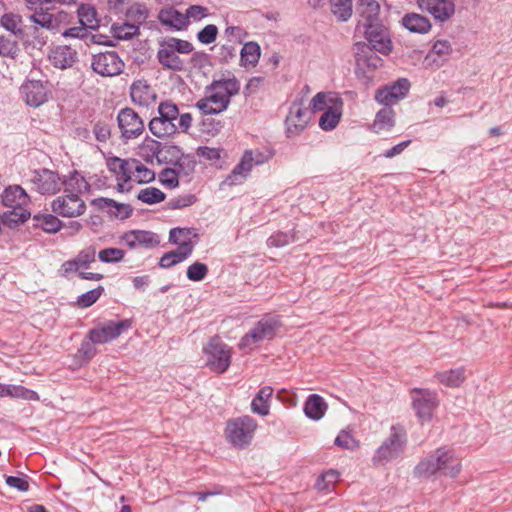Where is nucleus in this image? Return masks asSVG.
<instances>
[{"label": "nucleus", "mask_w": 512, "mask_h": 512, "mask_svg": "<svg viewBox=\"0 0 512 512\" xmlns=\"http://www.w3.org/2000/svg\"><path fill=\"white\" fill-rule=\"evenodd\" d=\"M220 78H213L211 83L205 87V96L199 99L195 107L203 115L220 114L227 110L231 103V98L239 94L240 81L231 72L226 71Z\"/></svg>", "instance_id": "1"}, {"label": "nucleus", "mask_w": 512, "mask_h": 512, "mask_svg": "<svg viewBox=\"0 0 512 512\" xmlns=\"http://www.w3.org/2000/svg\"><path fill=\"white\" fill-rule=\"evenodd\" d=\"M461 471V465L451 449L440 447L421 459L415 466L413 474L417 478H429L440 472L455 478Z\"/></svg>", "instance_id": "2"}, {"label": "nucleus", "mask_w": 512, "mask_h": 512, "mask_svg": "<svg viewBox=\"0 0 512 512\" xmlns=\"http://www.w3.org/2000/svg\"><path fill=\"white\" fill-rule=\"evenodd\" d=\"M0 199L1 204L8 209L5 211L8 228L16 229L30 219L31 213L27 209L30 196L20 185L7 186L1 193Z\"/></svg>", "instance_id": "3"}, {"label": "nucleus", "mask_w": 512, "mask_h": 512, "mask_svg": "<svg viewBox=\"0 0 512 512\" xmlns=\"http://www.w3.org/2000/svg\"><path fill=\"white\" fill-rule=\"evenodd\" d=\"M407 432L403 425L395 424L390 428L389 436L382 442L373 455V462L386 464L399 458L407 446Z\"/></svg>", "instance_id": "4"}, {"label": "nucleus", "mask_w": 512, "mask_h": 512, "mask_svg": "<svg viewBox=\"0 0 512 512\" xmlns=\"http://www.w3.org/2000/svg\"><path fill=\"white\" fill-rule=\"evenodd\" d=\"M158 116L148 123L149 131L157 138L170 137L177 133L176 121L179 116L177 105L171 101H162L157 108Z\"/></svg>", "instance_id": "5"}, {"label": "nucleus", "mask_w": 512, "mask_h": 512, "mask_svg": "<svg viewBox=\"0 0 512 512\" xmlns=\"http://www.w3.org/2000/svg\"><path fill=\"white\" fill-rule=\"evenodd\" d=\"M281 326L282 324L278 317L264 316L241 338L239 342L240 349H251L254 344L273 339Z\"/></svg>", "instance_id": "6"}, {"label": "nucleus", "mask_w": 512, "mask_h": 512, "mask_svg": "<svg viewBox=\"0 0 512 512\" xmlns=\"http://www.w3.org/2000/svg\"><path fill=\"white\" fill-rule=\"evenodd\" d=\"M256 427L257 422L252 417H238L227 423L226 437L234 447L242 449L251 443Z\"/></svg>", "instance_id": "7"}, {"label": "nucleus", "mask_w": 512, "mask_h": 512, "mask_svg": "<svg viewBox=\"0 0 512 512\" xmlns=\"http://www.w3.org/2000/svg\"><path fill=\"white\" fill-rule=\"evenodd\" d=\"M207 355L206 365L214 372L222 374L230 366L231 352L229 347L219 341V339H212L203 349Z\"/></svg>", "instance_id": "8"}, {"label": "nucleus", "mask_w": 512, "mask_h": 512, "mask_svg": "<svg viewBox=\"0 0 512 512\" xmlns=\"http://www.w3.org/2000/svg\"><path fill=\"white\" fill-rule=\"evenodd\" d=\"M117 124L121 133L122 140L126 143L129 140L136 139L144 132L145 125L143 119L132 108L121 109L117 115Z\"/></svg>", "instance_id": "9"}, {"label": "nucleus", "mask_w": 512, "mask_h": 512, "mask_svg": "<svg viewBox=\"0 0 512 512\" xmlns=\"http://www.w3.org/2000/svg\"><path fill=\"white\" fill-rule=\"evenodd\" d=\"M264 161L265 160L261 152L246 150L240 162L222 182V185L233 186L243 183L253 166L260 165L264 163Z\"/></svg>", "instance_id": "10"}, {"label": "nucleus", "mask_w": 512, "mask_h": 512, "mask_svg": "<svg viewBox=\"0 0 512 512\" xmlns=\"http://www.w3.org/2000/svg\"><path fill=\"white\" fill-rule=\"evenodd\" d=\"M124 62L115 51L100 52L92 57L93 71L104 77L120 75L124 69Z\"/></svg>", "instance_id": "11"}, {"label": "nucleus", "mask_w": 512, "mask_h": 512, "mask_svg": "<svg viewBox=\"0 0 512 512\" xmlns=\"http://www.w3.org/2000/svg\"><path fill=\"white\" fill-rule=\"evenodd\" d=\"M364 37L368 41V45L375 51L383 55L391 53L393 45L389 30L381 22L374 24H364Z\"/></svg>", "instance_id": "12"}, {"label": "nucleus", "mask_w": 512, "mask_h": 512, "mask_svg": "<svg viewBox=\"0 0 512 512\" xmlns=\"http://www.w3.org/2000/svg\"><path fill=\"white\" fill-rule=\"evenodd\" d=\"M131 321L124 319L118 322L108 321L101 326L95 327L88 332L92 343L104 344L118 338L125 330L129 329Z\"/></svg>", "instance_id": "13"}, {"label": "nucleus", "mask_w": 512, "mask_h": 512, "mask_svg": "<svg viewBox=\"0 0 512 512\" xmlns=\"http://www.w3.org/2000/svg\"><path fill=\"white\" fill-rule=\"evenodd\" d=\"M412 401L417 417L422 421H430L438 404L436 393L415 388L412 390Z\"/></svg>", "instance_id": "14"}, {"label": "nucleus", "mask_w": 512, "mask_h": 512, "mask_svg": "<svg viewBox=\"0 0 512 512\" xmlns=\"http://www.w3.org/2000/svg\"><path fill=\"white\" fill-rule=\"evenodd\" d=\"M52 211L62 217H77L85 212V202L76 195L65 193L52 201Z\"/></svg>", "instance_id": "15"}, {"label": "nucleus", "mask_w": 512, "mask_h": 512, "mask_svg": "<svg viewBox=\"0 0 512 512\" xmlns=\"http://www.w3.org/2000/svg\"><path fill=\"white\" fill-rule=\"evenodd\" d=\"M411 84L407 78H399L393 84L378 89L375 94V100L384 106H392L404 99Z\"/></svg>", "instance_id": "16"}, {"label": "nucleus", "mask_w": 512, "mask_h": 512, "mask_svg": "<svg viewBox=\"0 0 512 512\" xmlns=\"http://www.w3.org/2000/svg\"><path fill=\"white\" fill-rule=\"evenodd\" d=\"M417 7L429 13L433 18L444 23L455 13V4L452 0H416Z\"/></svg>", "instance_id": "17"}, {"label": "nucleus", "mask_w": 512, "mask_h": 512, "mask_svg": "<svg viewBox=\"0 0 512 512\" xmlns=\"http://www.w3.org/2000/svg\"><path fill=\"white\" fill-rule=\"evenodd\" d=\"M311 119V112L302 107L299 102H293L289 109L285 123L287 126V135L292 137L302 132Z\"/></svg>", "instance_id": "18"}, {"label": "nucleus", "mask_w": 512, "mask_h": 512, "mask_svg": "<svg viewBox=\"0 0 512 512\" xmlns=\"http://www.w3.org/2000/svg\"><path fill=\"white\" fill-rule=\"evenodd\" d=\"M21 90L26 97V103L31 107H39L45 103L50 93L49 82L40 80H27Z\"/></svg>", "instance_id": "19"}, {"label": "nucleus", "mask_w": 512, "mask_h": 512, "mask_svg": "<svg viewBox=\"0 0 512 512\" xmlns=\"http://www.w3.org/2000/svg\"><path fill=\"white\" fill-rule=\"evenodd\" d=\"M33 183L41 194H55L60 190V177L49 169L35 171Z\"/></svg>", "instance_id": "20"}, {"label": "nucleus", "mask_w": 512, "mask_h": 512, "mask_svg": "<svg viewBox=\"0 0 512 512\" xmlns=\"http://www.w3.org/2000/svg\"><path fill=\"white\" fill-rule=\"evenodd\" d=\"M375 52V49L365 42L355 43L354 54L357 66H364L371 70L382 66L383 60Z\"/></svg>", "instance_id": "21"}, {"label": "nucleus", "mask_w": 512, "mask_h": 512, "mask_svg": "<svg viewBox=\"0 0 512 512\" xmlns=\"http://www.w3.org/2000/svg\"><path fill=\"white\" fill-rule=\"evenodd\" d=\"M130 96L134 103L141 106H148L156 101L157 95L147 80H136L130 87Z\"/></svg>", "instance_id": "22"}, {"label": "nucleus", "mask_w": 512, "mask_h": 512, "mask_svg": "<svg viewBox=\"0 0 512 512\" xmlns=\"http://www.w3.org/2000/svg\"><path fill=\"white\" fill-rule=\"evenodd\" d=\"M49 59L55 68L66 69L72 67L77 62L78 54L70 46H57L51 51Z\"/></svg>", "instance_id": "23"}, {"label": "nucleus", "mask_w": 512, "mask_h": 512, "mask_svg": "<svg viewBox=\"0 0 512 512\" xmlns=\"http://www.w3.org/2000/svg\"><path fill=\"white\" fill-rule=\"evenodd\" d=\"M135 159H121L110 157L107 159V167L110 172L116 175L117 181L129 182L132 179Z\"/></svg>", "instance_id": "24"}, {"label": "nucleus", "mask_w": 512, "mask_h": 512, "mask_svg": "<svg viewBox=\"0 0 512 512\" xmlns=\"http://www.w3.org/2000/svg\"><path fill=\"white\" fill-rule=\"evenodd\" d=\"M343 101L337 97L332 106L327 107L319 119V126L324 131H331L340 122L342 115Z\"/></svg>", "instance_id": "25"}, {"label": "nucleus", "mask_w": 512, "mask_h": 512, "mask_svg": "<svg viewBox=\"0 0 512 512\" xmlns=\"http://www.w3.org/2000/svg\"><path fill=\"white\" fill-rule=\"evenodd\" d=\"M357 11L361 17L358 27L364 24H374L380 22V5L376 0H359Z\"/></svg>", "instance_id": "26"}, {"label": "nucleus", "mask_w": 512, "mask_h": 512, "mask_svg": "<svg viewBox=\"0 0 512 512\" xmlns=\"http://www.w3.org/2000/svg\"><path fill=\"white\" fill-rule=\"evenodd\" d=\"M402 25L412 33L426 34L431 28L430 20L418 13H407L402 17Z\"/></svg>", "instance_id": "27"}, {"label": "nucleus", "mask_w": 512, "mask_h": 512, "mask_svg": "<svg viewBox=\"0 0 512 512\" xmlns=\"http://www.w3.org/2000/svg\"><path fill=\"white\" fill-rule=\"evenodd\" d=\"M160 49L157 52V60L165 69L172 71H182L184 69V61L170 48L159 41Z\"/></svg>", "instance_id": "28"}, {"label": "nucleus", "mask_w": 512, "mask_h": 512, "mask_svg": "<svg viewBox=\"0 0 512 512\" xmlns=\"http://www.w3.org/2000/svg\"><path fill=\"white\" fill-rule=\"evenodd\" d=\"M62 184L64 185L65 193H76L77 196L89 192L91 188L90 184L77 170L70 172L62 181Z\"/></svg>", "instance_id": "29"}, {"label": "nucleus", "mask_w": 512, "mask_h": 512, "mask_svg": "<svg viewBox=\"0 0 512 512\" xmlns=\"http://www.w3.org/2000/svg\"><path fill=\"white\" fill-rule=\"evenodd\" d=\"M158 19L162 25L172 27L175 30H182L187 26V17H185V14L173 7L162 9L159 12Z\"/></svg>", "instance_id": "30"}, {"label": "nucleus", "mask_w": 512, "mask_h": 512, "mask_svg": "<svg viewBox=\"0 0 512 512\" xmlns=\"http://www.w3.org/2000/svg\"><path fill=\"white\" fill-rule=\"evenodd\" d=\"M91 205L94 206L95 208H97L98 210H102V211L107 210L109 208H115V209L124 208V210H125L124 214L110 212L111 216H114V217L122 219V220L130 218L133 213V209H132L131 205L125 204V203H119L113 199L106 198V197H99V198L93 199L91 201Z\"/></svg>", "instance_id": "31"}, {"label": "nucleus", "mask_w": 512, "mask_h": 512, "mask_svg": "<svg viewBox=\"0 0 512 512\" xmlns=\"http://www.w3.org/2000/svg\"><path fill=\"white\" fill-rule=\"evenodd\" d=\"M66 13L60 12L58 16L50 13V10H38L29 16V20L34 24L47 30H54L58 27V23L62 16L66 17Z\"/></svg>", "instance_id": "32"}, {"label": "nucleus", "mask_w": 512, "mask_h": 512, "mask_svg": "<svg viewBox=\"0 0 512 512\" xmlns=\"http://www.w3.org/2000/svg\"><path fill=\"white\" fill-rule=\"evenodd\" d=\"M327 409V404L324 399L317 395H310L304 405L305 415L312 420H320Z\"/></svg>", "instance_id": "33"}, {"label": "nucleus", "mask_w": 512, "mask_h": 512, "mask_svg": "<svg viewBox=\"0 0 512 512\" xmlns=\"http://www.w3.org/2000/svg\"><path fill=\"white\" fill-rule=\"evenodd\" d=\"M273 388L271 386L262 387L251 402V410L261 416L269 413V400L272 397Z\"/></svg>", "instance_id": "34"}, {"label": "nucleus", "mask_w": 512, "mask_h": 512, "mask_svg": "<svg viewBox=\"0 0 512 512\" xmlns=\"http://www.w3.org/2000/svg\"><path fill=\"white\" fill-rule=\"evenodd\" d=\"M34 227L47 233H57L62 228V221L52 214H35L32 218Z\"/></svg>", "instance_id": "35"}, {"label": "nucleus", "mask_w": 512, "mask_h": 512, "mask_svg": "<svg viewBox=\"0 0 512 512\" xmlns=\"http://www.w3.org/2000/svg\"><path fill=\"white\" fill-rule=\"evenodd\" d=\"M435 377L447 387H459L465 380L464 368H456L448 371L438 372Z\"/></svg>", "instance_id": "36"}, {"label": "nucleus", "mask_w": 512, "mask_h": 512, "mask_svg": "<svg viewBox=\"0 0 512 512\" xmlns=\"http://www.w3.org/2000/svg\"><path fill=\"white\" fill-rule=\"evenodd\" d=\"M261 49L258 43L250 41L244 44L240 51L241 66H255L260 58Z\"/></svg>", "instance_id": "37"}, {"label": "nucleus", "mask_w": 512, "mask_h": 512, "mask_svg": "<svg viewBox=\"0 0 512 512\" xmlns=\"http://www.w3.org/2000/svg\"><path fill=\"white\" fill-rule=\"evenodd\" d=\"M3 397L11 396L13 398H21L25 400L36 401L39 400V395L36 391L30 390L21 385H7L3 384Z\"/></svg>", "instance_id": "38"}, {"label": "nucleus", "mask_w": 512, "mask_h": 512, "mask_svg": "<svg viewBox=\"0 0 512 512\" xmlns=\"http://www.w3.org/2000/svg\"><path fill=\"white\" fill-rule=\"evenodd\" d=\"M97 11L93 6L82 4L78 8V17L81 25L96 30L99 27V20L96 18Z\"/></svg>", "instance_id": "39"}, {"label": "nucleus", "mask_w": 512, "mask_h": 512, "mask_svg": "<svg viewBox=\"0 0 512 512\" xmlns=\"http://www.w3.org/2000/svg\"><path fill=\"white\" fill-rule=\"evenodd\" d=\"M333 15L341 22L348 21L352 16V0H330Z\"/></svg>", "instance_id": "40"}, {"label": "nucleus", "mask_w": 512, "mask_h": 512, "mask_svg": "<svg viewBox=\"0 0 512 512\" xmlns=\"http://www.w3.org/2000/svg\"><path fill=\"white\" fill-rule=\"evenodd\" d=\"M111 32L113 37L117 40H130L140 33L138 25L127 22L122 25L113 24L111 26Z\"/></svg>", "instance_id": "41"}, {"label": "nucleus", "mask_w": 512, "mask_h": 512, "mask_svg": "<svg viewBox=\"0 0 512 512\" xmlns=\"http://www.w3.org/2000/svg\"><path fill=\"white\" fill-rule=\"evenodd\" d=\"M394 117L395 112L391 106H385L377 112L373 126L378 130L392 128L395 125Z\"/></svg>", "instance_id": "42"}, {"label": "nucleus", "mask_w": 512, "mask_h": 512, "mask_svg": "<svg viewBox=\"0 0 512 512\" xmlns=\"http://www.w3.org/2000/svg\"><path fill=\"white\" fill-rule=\"evenodd\" d=\"M183 154L179 146L165 143L160 156H158L157 162L173 165L176 161H181Z\"/></svg>", "instance_id": "43"}, {"label": "nucleus", "mask_w": 512, "mask_h": 512, "mask_svg": "<svg viewBox=\"0 0 512 512\" xmlns=\"http://www.w3.org/2000/svg\"><path fill=\"white\" fill-rule=\"evenodd\" d=\"M166 195L156 187H147L139 191L137 199L143 203L152 205L164 201Z\"/></svg>", "instance_id": "44"}, {"label": "nucleus", "mask_w": 512, "mask_h": 512, "mask_svg": "<svg viewBox=\"0 0 512 512\" xmlns=\"http://www.w3.org/2000/svg\"><path fill=\"white\" fill-rule=\"evenodd\" d=\"M126 17L132 21L131 24L141 25L148 16V10L144 4L135 3L124 10Z\"/></svg>", "instance_id": "45"}, {"label": "nucleus", "mask_w": 512, "mask_h": 512, "mask_svg": "<svg viewBox=\"0 0 512 512\" xmlns=\"http://www.w3.org/2000/svg\"><path fill=\"white\" fill-rule=\"evenodd\" d=\"M195 165L196 162L193 156L183 154L181 161H176L172 169L175 170L179 178L189 177L194 172Z\"/></svg>", "instance_id": "46"}, {"label": "nucleus", "mask_w": 512, "mask_h": 512, "mask_svg": "<svg viewBox=\"0 0 512 512\" xmlns=\"http://www.w3.org/2000/svg\"><path fill=\"white\" fill-rule=\"evenodd\" d=\"M167 48H170L176 53L189 54L194 50L192 43L187 40L178 39L175 37H167L161 40Z\"/></svg>", "instance_id": "47"}, {"label": "nucleus", "mask_w": 512, "mask_h": 512, "mask_svg": "<svg viewBox=\"0 0 512 512\" xmlns=\"http://www.w3.org/2000/svg\"><path fill=\"white\" fill-rule=\"evenodd\" d=\"M104 287L98 286L94 289H91L83 294H81L77 298V305L80 308H88L92 306L94 303L97 302V300L101 297V295L104 293Z\"/></svg>", "instance_id": "48"}, {"label": "nucleus", "mask_w": 512, "mask_h": 512, "mask_svg": "<svg viewBox=\"0 0 512 512\" xmlns=\"http://www.w3.org/2000/svg\"><path fill=\"white\" fill-rule=\"evenodd\" d=\"M135 173V180L139 184L150 183L155 179V172L147 168L139 160L135 159L133 174Z\"/></svg>", "instance_id": "49"}, {"label": "nucleus", "mask_w": 512, "mask_h": 512, "mask_svg": "<svg viewBox=\"0 0 512 512\" xmlns=\"http://www.w3.org/2000/svg\"><path fill=\"white\" fill-rule=\"evenodd\" d=\"M20 52L18 43L6 36H0V56L15 59Z\"/></svg>", "instance_id": "50"}, {"label": "nucleus", "mask_w": 512, "mask_h": 512, "mask_svg": "<svg viewBox=\"0 0 512 512\" xmlns=\"http://www.w3.org/2000/svg\"><path fill=\"white\" fill-rule=\"evenodd\" d=\"M1 25L9 32L13 33L17 37L23 36V30L18 27L21 23V18L18 15L7 13L1 17Z\"/></svg>", "instance_id": "51"}, {"label": "nucleus", "mask_w": 512, "mask_h": 512, "mask_svg": "<svg viewBox=\"0 0 512 512\" xmlns=\"http://www.w3.org/2000/svg\"><path fill=\"white\" fill-rule=\"evenodd\" d=\"M294 241H295L294 233L278 231V232L272 234L267 239V245L269 247L281 248V247H284Z\"/></svg>", "instance_id": "52"}, {"label": "nucleus", "mask_w": 512, "mask_h": 512, "mask_svg": "<svg viewBox=\"0 0 512 512\" xmlns=\"http://www.w3.org/2000/svg\"><path fill=\"white\" fill-rule=\"evenodd\" d=\"M124 256V250L114 247L102 249L98 253V258L103 263H118L123 260Z\"/></svg>", "instance_id": "53"}, {"label": "nucleus", "mask_w": 512, "mask_h": 512, "mask_svg": "<svg viewBox=\"0 0 512 512\" xmlns=\"http://www.w3.org/2000/svg\"><path fill=\"white\" fill-rule=\"evenodd\" d=\"M136 237L137 246L151 248L158 246L160 243L159 236L152 231L136 230Z\"/></svg>", "instance_id": "54"}, {"label": "nucleus", "mask_w": 512, "mask_h": 512, "mask_svg": "<svg viewBox=\"0 0 512 512\" xmlns=\"http://www.w3.org/2000/svg\"><path fill=\"white\" fill-rule=\"evenodd\" d=\"M237 47L234 42L228 40L227 43L221 45L218 50V61L220 64H228L236 57Z\"/></svg>", "instance_id": "55"}, {"label": "nucleus", "mask_w": 512, "mask_h": 512, "mask_svg": "<svg viewBox=\"0 0 512 512\" xmlns=\"http://www.w3.org/2000/svg\"><path fill=\"white\" fill-rule=\"evenodd\" d=\"M187 278L194 282L202 281L208 274V267L201 262H194L187 268Z\"/></svg>", "instance_id": "56"}, {"label": "nucleus", "mask_w": 512, "mask_h": 512, "mask_svg": "<svg viewBox=\"0 0 512 512\" xmlns=\"http://www.w3.org/2000/svg\"><path fill=\"white\" fill-rule=\"evenodd\" d=\"M96 250L95 247L89 246L83 250H81L75 257V260L78 263L80 268L87 269L90 264L95 262Z\"/></svg>", "instance_id": "57"}, {"label": "nucleus", "mask_w": 512, "mask_h": 512, "mask_svg": "<svg viewBox=\"0 0 512 512\" xmlns=\"http://www.w3.org/2000/svg\"><path fill=\"white\" fill-rule=\"evenodd\" d=\"M217 35V26L214 24H208L197 33V39L200 43L208 45L215 42Z\"/></svg>", "instance_id": "58"}, {"label": "nucleus", "mask_w": 512, "mask_h": 512, "mask_svg": "<svg viewBox=\"0 0 512 512\" xmlns=\"http://www.w3.org/2000/svg\"><path fill=\"white\" fill-rule=\"evenodd\" d=\"M159 181L162 185L169 188H177L179 186V177L172 168L163 169L159 174Z\"/></svg>", "instance_id": "59"}, {"label": "nucleus", "mask_w": 512, "mask_h": 512, "mask_svg": "<svg viewBox=\"0 0 512 512\" xmlns=\"http://www.w3.org/2000/svg\"><path fill=\"white\" fill-rule=\"evenodd\" d=\"M197 201V197L194 194H187L184 196H178L170 199L167 203L168 208L172 210L182 209L193 205Z\"/></svg>", "instance_id": "60"}, {"label": "nucleus", "mask_w": 512, "mask_h": 512, "mask_svg": "<svg viewBox=\"0 0 512 512\" xmlns=\"http://www.w3.org/2000/svg\"><path fill=\"white\" fill-rule=\"evenodd\" d=\"M452 52V47L449 41L447 40H437L430 52L428 53V58L433 55H437L438 57H446Z\"/></svg>", "instance_id": "61"}, {"label": "nucleus", "mask_w": 512, "mask_h": 512, "mask_svg": "<svg viewBox=\"0 0 512 512\" xmlns=\"http://www.w3.org/2000/svg\"><path fill=\"white\" fill-rule=\"evenodd\" d=\"M26 475L22 476H5L6 484L21 492H26L29 490V482L27 480Z\"/></svg>", "instance_id": "62"}, {"label": "nucleus", "mask_w": 512, "mask_h": 512, "mask_svg": "<svg viewBox=\"0 0 512 512\" xmlns=\"http://www.w3.org/2000/svg\"><path fill=\"white\" fill-rule=\"evenodd\" d=\"M336 446L343 449L354 450L358 447V442L347 432L342 431L338 434L334 441Z\"/></svg>", "instance_id": "63"}, {"label": "nucleus", "mask_w": 512, "mask_h": 512, "mask_svg": "<svg viewBox=\"0 0 512 512\" xmlns=\"http://www.w3.org/2000/svg\"><path fill=\"white\" fill-rule=\"evenodd\" d=\"M94 345L96 344L92 343L91 339L87 336V338L82 341L78 349V354L86 361L91 360L97 353Z\"/></svg>", "instance_id": "64"}]
</instances>
